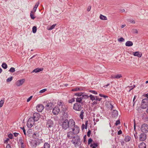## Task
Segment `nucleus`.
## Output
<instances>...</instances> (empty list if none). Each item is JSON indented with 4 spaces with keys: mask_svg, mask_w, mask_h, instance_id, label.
<instances>
[{
    "mask_svg": "<svg viewBox=\"0 0 148 148\" xmlns=\"http://www.w3.org/2000/svg\"><path fill=\"white\" fill-rule=\"evenodd\" d=\"M75 124V122L73 119H70L69 121L68 119H66L62 123L61 126L62 129L66 130L68 128H72Z\"/></svg>",
    "mask_w": 148,
    "mask_h": 148,
    "instance_id": "obj_1",
    "label": "nucleus"
},
{
    "mask_svg": "<svg viewBox=\"0 0 148 148\" xmlns=\"http://www.w3.org/2000/svg\"><path fill=\"white\" fill-rule=\"evenodd\" d=\"M73 138V139L72 140L71 142L74 145L75 147L81 145V143L79 136H75Z\"/></svg>",
    "mask_w": 148,
    "mask_h": 148,
    "instance_id": "obj_2",
    "label": "nucleus"
},
{
    "mask_svg": "<svg viewBox=\"0 0 148 148\" xmlns=\"http://www.w3.org/2000/svg\"><path fill=\"white\" fill-rule=\"evenodd\" d=\"M35 121L32 117H30L28 119L27 123V127L29 128H31L32 127L34 123V121Z\"/></svg>",
    "mask_w": 148,
    "mask_h": 148,
    "instance_id": "obj_3",
    "label": "nucleus"
},
{
    "mask_svg": "<svg viewBox=\"0 0 148 148\" xmlns=\"http://www.w3.org/2000/svg\"><path fill=\"white\" fill-rule=\"evenodd\" d=\"M54 126V123L53 121L51 119H48L46 124V126L49 129L52 127H53Z\"/></svg>",
    "mask_w": 148,
    "mask_h": 148,
    "instance_id": "obj_4",
    "label": "nucleus"
},
{
    "mask_svg": "<svg viewBox=\"0 0 148 148\" xmlns=\"http://www.w3.org/2000/svg\"><path fill=\"white\" fill-rule=\"evenodd\" d=\"M140 129L143 132L147 133L148 132V125L146 123H144L141 125Z\"/></svg>",
    "mask_w": 148,
    "mask_h": 148,
    "instance_id": "obj_5",
    "label": "nucleus"
},
{
    "mask_svg": "<svg viewBox=\"0 0 148 148\" xmlns=\"http://www.w3.org/2000/svg\"><path fill=\"white\" fill-rule=\"evenodd\" d=\"M29 144L32 148H36L37 145L40 144V143L38 142L36 140H32L30 142Z\"/></svg>",
    "mask_w": 148,
    "mask_h": 148,
    "instance_id": "obj_6",
    "label": "nucleus"
},
{
    "mask_svg": "<svg viewBox=\"0 0 148 148\" xmlns=\"http://www.w3.org/2000/svg\"><path fill=\"white\" fill-rule=\"evenodd\" d=\"M81 106L82 104L81 105L79 103H76L73 105V109L77 111H81L82 109Z\"/></svg>",
    "mask_w": 148,
    "mask_h": 148,
    "instance_id": "obj_7",
    "label": "nucleus"
},
{
    "mask_svg": "<svg viewBox=\"0 0 148 148\" xmlns=\"http://www.w3.org/2000/svg\"><path fill=\"white\" fill-rule=\"evenodd\" d=\"M147 100L145 99H144L143 100L142 102V104L141 105V108L142 109H145L148 107V105L147 102Z\"/></svg>",
    "mask_w": 148,
    "mask_h": 148,
    "instance_id": "obj_8",
    "label": "nucleus"
},
{
    "mask_svg": "<svg viewBox=\"0 0 148 148\" xmlns=\"http://www.w3.org/2000/svg\"><path fill=\"white\" fill-rule=\"evenodd\" d=\"M143 133L140 134L139 135V139L140 141H144L146 139L147 135Z\"/></svg>",
    "mask_w": 148,
    "mask_h": 148,
    "instance_id": "obj_9",
    "label": "nucleus"
},
{
    "mask_svg": "<svg viewBox=\"0 0 148 148\" xmlns=\"http://www.w3.org/2000/svg\"><path fill=\"white\" fill-rule=\"evenodd\" d=\"M60 111V108L58 106H56L53 109L52 112L54 115L58 114Z\"/></svg>",
    "mask_w": 148,
    "mask_h": 148,
    "instance_id": "obj_10",
    "label": "nucleus"
},
{
    "mask_svg": "<svg viewBox=\"0 0 148 148\" xmlns=\"http://www.w3.org/2000/svg\"><path fill=\"white\" fill-rule=\"evenodd\" d=\"M53 103L51 102L48 103H47L45 106L46 109L48 110L52 109L53 107Z\"/></svg>",
    "mask_w": 148,
    "mask_h": 148,
    "instance_id": "obj_11",
    "label": "nucleus"
},
{
    "mask_svg": "<svg viewBox=\"0 0 148 148\" xmlns=\"http://www.w3.org/2000/svg\"><path fill=\"white\" fill-rule=\"evenodd\" d=\"M36 108L38 112H41L44 109V106L42 104H38L36 106Z\"/></svg>",
    "mask_w": 148,
    "mask_h": 148,
    "instance_id": "obj_12",
    "label": "nucleus"
},
{
    "mask_svg": "<svg viewBox=\"0 0 148 148\" xmlns=\"http://www.w3.org/2000/svg\"><path fill=\"white\" fill-rule=\"evenodd\" d=\"M32 118L35 121H37L39 118V113L35 112L33 114Z\"/></svg>",
    "mask_w": 148,
    "mask_h": 148,
    "instance_id": "obj_13",
    "label": "nucleus"
},
{
    "mask_svg": "<svg viewBox=\"0 0 148 148\" xmlns=\"http://www.w3.org/2000/svg\"><path fill=\"white\" fill-rule=\"evenodd\" d=\"M39 131L35 132L32 135V137L35 139H38L39 137Z\"/></svg>",
    "mask_w": 148,
    "mask_h": 148,
    "instance_id": "obj_14",
    "label": "nucleus"
},
{
    "mask_svg": "<svg viewBox=\"0 0 148 148\" xmlns=\"http://www.w3.org/2000/svg\"><path fill=\"white\" fill-rule=\"evenodd\" d=\"M82 97H77L76 99V101L77 103H80L82 104V106L84 104V102H82Z\"/></svg>",
    "mask_w": 148,
    "mask_h": 148,
    "instance_id": "obj_15",
    "label": "nucleus"
},
{
    "mask_svg": "<svg viewBox=\"0 0 148 148\" xmlns=\"http://www.w3.org/2000/svg\"><path fill=\"white\" fill-rule=\"evenodd\" d=\"M75 127V131L74 132V134L76 135L79 132L80 129L79 127L77 125H75L73 126Z\"/></svg>",
    "mask_w": 148,
    "mask_h": 148,
    "instance_id": "obj_16",
    "label": "nucleus"
},
{
    "mask_svg": "<svg viewBox=\"0 0 148 148\" xmlns=\"http://www.w3.org/2000/svg\"><path fill=\"white\" fill-rule=\"evenodd\" d=\"M121 74H117L115 75H112L110 77L111 79H119L122 77Z\"/></svg>",
    "mask_w": 148,
    "mask_h": 148,
    "instance_id": "obj_17",
    "label": "nucleus"
},
{
    "mask_svg": "<svg viewBox=\"0 0 148 148\" xmlns=\"http://www.w3.org/2000/svg\"><path fill=\"white\" fill-rule=\"evenodd\" d=\"M118 115V112L116 110H114L112 112V116L113 118L116 117Z\"/></svg>",
    "mask_w": 148,
    "mask_h": 148,
    "instance_id": "obj_18",
    "label": "nucleus"
},
{
    "mask_svg": "<svg viewBox=\"0 0 148 148\" xmlns=\"http://www.w3.org/2000/svg\"><path fill=\"white\" fill-rule=\"evenodd\" d=\"M132 54L134 56H137L140 58L141 57L142 55V54L139 51L133 52Z\"/></svg>",
    "mask_w": 148,
    "mask_h": 148,
    "instance_id": "obj_19",
    "label": "nucleus"
},
{
    "mask_svg": "<svg viewBox=\"0 0 148 148\" xmlns=\"http://www.w3.org/2000/svg\"><path fill=\"white\" fill-rule=\"evenodd\" d=\"M19 142H20L21 148H25V145L24 143V141L21 139H19Z\"/></svg>",
    "mask_w": 148,
    "mask_h": 148,
    "instance_id": "obj_20",
    "label": "nucleus"
},
{
    "mask_svg": "<svg viewBox=\"0 0 148 148\" xmlns=\"http://www.w3.org/2000/svg\"><path fill=\"white\" fill-rule=\"evenodd\" d=\"M131 138V137L127 135L125 136L124 140L126 142H128L130 141Z\"/></svg>",
    "mask_w": 148,
    "mask_h": 148,
    "instance_id": "obj_21",
    "label": "nucleus"
},
{
    "mask_svg": "<svg viewBox=\"0 0 148 148\" xmlns=\"http://www.w3.org/2000/svg\"><path fill=\"white\" fill-rule=\"evenodd\" d=\"M139 148H146V145L144 142L140 143L138 145Z\"/></svg>",
    "mask_w": 148,
    "mask_h": 148,
    "instance_id": "obj_22",
    "label": "nucleus"
},
{
    "mask_svg": "<svg viewBox=\"0 0 148 148\" xmlns=\"http://www.w3.org/2000/svg\"><path fill=\"white\" fill-rule=\"evenodd\" d=\"M67 137L71 139L73 137L71 135H72L73 134H74V132H73L72 131H70L67 133Z\"/></svg>",
    "mask_w": 148,
    "mask_h": 148,
    "instance_id": "obj_23",
    "label": "nucleus"
},
{
    "mask_svg": "<svg viewBox=\"0 0 148 148\" xmlns=\"http://www.w3.org/2000/svg\"><path fill=\"white\" fill-rule=\"evenodd\" d=\"M125 45L127 47L132 46L133 45V43L131 41H128L125 43Z\"/></svg>",
    "mask_w": 148,
    "mask_h": 148,
    "instance_id": "obj_24",
    "label": "nucleus"
},
{
    "mask_svg": "<svg viewBox=\"0 0 148 148\" xmlns=\"http://www.w3.org/2000/svg\"><path fill=\"white\" fill-rule=\"evenodd\" d=\"M43 70V68H37L34 69L32 72L38 73L42 71Z\"/></svg>",
    "mask_w": 148,
    "mask_h": 148,
    "instance_id": "obj_25",
    "label": "nucleus"
},
{
    "mask_svg": "<svg viewBox=\"0 0 148 148\" xmlns=\"http://www.w3.org/2000/svg\"><path fill=\"white\" fill-rule=\"evenodd\" d=\"M59 108L60 109V108L61 111H62L63 113L65 114L66 110V109L65 107V105L64 106L61 107Z\"/></svg>",
    "mask_w": 148,
    "mask_h": 148,
    "instance_id": "obj_26",
    "label": "nucleus"
},
{
    "mask_svg": "<svg viewBox=\"0 0 148 148\" xmlns=\"http://www.w3.org/2000/svg\"><path fill=\"white\" fill-rule=\"evenodd\" d=\"M98 146V143H94L92 144H91L90 145V147H92V148H96Z\"/></svg>",
    "mask_w": 148,
    "mask_h": 148,
    "instance_id": "obj_27",
    "label": "nucleus"
},
{
    "mask_svg": "<svg viewBox=\"0 0 148 148\" xmlns=\"http://www.w3.org/2000/svg\"><path fill=\"white\" fill-rule=\"evenodd\" d=\"M100 18L101 20H107V17L104 15L101 14L100 16Z\"/></svg>",
    "mask_w": 148,
    "mask_h": 148,
    "instance_id": "obj_28",
    "label": "nucleus"
},
{
    "mask_svg": "<svg viewBox=\"0 0 148 148\" xmlns=\"http://www.w3.org/2000/svg\"><path fill=\"white\" fill-rule=\"evenodd\" d=\"M25 81V79H24L19 80V86L22 85L24 82Z\"/></svg>",
    "mask_w": 148,
    "mask_h": 148,
    "instance_id": "obj_29",
    "label": "nucleus"
},
{
    "mask_svg": "<svg viewBox=\"0 0 148 148\" xmlns=\"http://www.w3.org/2000/svg\"><path fill=\"white\" fill-rule=\"evenodd\" d=\"M39 2H37L36 5H35L34 8V12H35L36 10V9L37 8H38V6L39 5Z\"/></svg>",
    "mask_w": 148,
    "mask_h": 148,
    "instance_id": "obj_30",
    "label": "nucleus"
},
{
    "mask_svg": "<svg viewBox=\"0 0 148 148\" xmlns=\"http://www.w3.org/2000/svg\"><path fill=\"white\" fill-rule=\"evenodd\" d=\"M84 110H82L80 113L79 115L80 118L82 119H83V114L84 113Z\"/></svg>",
    "mask_w": 148,
    "mask_h": 148,
    "instance_id": "obj_31",
    "label": "nucleus"
},
{
    "mask_svg": "<svg viewBox=\"0 0 148 148\" xmlns=\"http://www.w3.org/2000/svg\"><path fill=\"white\" fill-rule=\"evenodd\" d=\"M2 67L4 69H6L7 68V64L4 62L1 65Z\"/></svg>",
    "mask_w": 148,
    "mask_h": 148,
    "instance_id": "obj_32",
    "label": "nucleus"
},
{
    "mask_svg": "<svg viewBox=\"0 0 148 148\" xmlns=\"http://www.w3.org/2000/svg\"><path fill=\"white\" fill-rule=\"evenodd\" d=\"M44 148H50V145L47 143H45L44 145Z\"/></svg>",
    "mask_w": 148,
    "mask_h": 148,
    "instance_id": "obj_33",
    "label": "nucleus"
},
{
    "mask_svg": "<svg viewBox=\"0 0 148 148\" xmlns=\"http://www.w3.org/2000/svg\"><path fill=\"white\" fill-rule=\"evenodd\" d=\"M58 105L59 106V107H61L64 106V105L63 102L59 101L58 102Z\"/></svg>",
    "mask_w": 148,
    "mask_h": 148,
    "instance_id": "obj_34",
    "label": "nucleus"
},
{
    "mask_svg": "<svg viewBox=\"0 0 148 148\" xmlns=\"http://www.w3.org/2000/svg\"><path fill=\"white\" fill-rule=\"evenodd\" d=\"M89 97L90 98V99L92 101L95 100V96H94L92 95H90L89 96Z\"/></svg>",
    "mask_w": 148,
    "mask_h": 148,
    "instance_id": "obj_35",
    "label": "nucleus"
},
{
    "mask_svg": "<svg viewBox=\"0 0 148 148\" xmlns=\"http://www.w3.org/2000/svg\"><path fill=\"white\" fill-rule=\"evenodd\" d=\"M82 98H84L85 99H87L89 98V96L86 95H82Z\"/></svg>",
    "mask_w": 148,
    "mask_h": 148,
    "instance_id": "obj_36",
    "label": "nucleus"
},
{
    "mask_svg": "<svg viewBox=\"0 0 148 148\" xmlns=\"http://www.w3.org/2000/svg\"><path fill=\"white\" fill-rule=\"evenodd\" d=\"M37 31V28L36 26H34L32 28V32L34 33H35Z\"/></svg>",
    "mask_w": 148,
    "mask_h": 148,
    "instance_id": "obj_37",
    "label": "nucleus"
},
{
    "mask_svg": "<svg viewBox=\"0 0 148 148\" xmlns=\"http://www.w3.org/2000/svg\"><path fill=\"white\" fill-rule=\"evenodd\" d=\"M15 71V69L13 67H11L9 70V71L12 73H14Z\"/></svg>",
    "mask_w": 148,
    "mask_h": 148,
    "instance_id": "obj_38",
    "label": "nucleus"
},
{
    "mask_svg": "<svg viewBox=\"0 0 148 148\" xmlns=\"http://www.w3.org/2000/svg\"><path fill=\"white\" fill-rule=\"evenodd\" d=\"M56 25V24H54L52 25V26H51L48 29L49 30H52L54 28Z\"/></svg>",
    "mask_w": 148,
    "mask_h": 148,
    "instance_id": "obj_39",
    "label": "nucleus"
},
{
    "mask_svg": "<svg viewBox=\"0 0 148 148\" xmlns=\"http://www.w3.org/2000/svg\"><path fill=\"white\" fill-rule=\"evenodd\" d=\"M30 16L31 18L32 19H34L35 18V17H34L33 15V12L32 11H31V12Z\"/></svg>",
    "mask_w": 148,
    "mask_h": 148,
    "instance_id": "obj_40",
    "label": "nucleus"
},
{
    "mask_svg": "<svg viewBox=\"0 0 148 148\" xmlns=\"http://www.w3.org/2000/svg\"><path fill=\"white\" fill-rule=\"evenodd\" d=\"M4 103V100L3 99L1 100L0 101V108L2 107Z\"/></svg>",
    "mask_w": 148,
    "mask_h": 148,
    "instance_id": "obj_41",
    "label": "nucleus"
},
{
    "mask_svg": "<svg viewBox=\"0 0 148 148\" xmlns=\"http://www.w3.org/2000/svg\"><path fill=\"white\" fill-rule=\"evenodd\" d=\"M75 98H73L71 99H70L68 101V102L69 103H72V102L75 101Z\"/></svg>",
    "mask_w": 148,
    "mask_h": 148,
    "instance_id": "obj_42",
    "label": "nucleus"
},
{
    "mask_svg": "<svg viewBox=\"0 0 148 148\" xmlns=\"http://www.w3.org/2000/svg\"><path fill=\"white\" fill-rule=\"evenodd\" d=\"M127 21L134 24L135 23V21L134 20L132 19H128Z\"/></svg>",
    "mask_w": 148,
    "mask_h": 148,
    "instance_id": "obj_43",
    "label": "nucleus"
},
{
    "mask_svg": "<svg viewBox=\"0 0 148 148\" xmlns=\"http://www.w3.org/2000/svg\"><path fill=\"white\" fill-rule=\"evenodd\" d=\"M82 93H83L82 92H77L75 93V95L79 97H80L82 96Z\"/></svg>",
    "mask_w": 148,
    "mask_h": 148,
    "instance_id": "obj_44",
    "label": "nucleus"
},
{
    "mask_svg": "<svg viewBox=\"0 0 148 148\" xmlns=\"http://www.w3.org/2000/svg\"><path fill=\"white\" fill-rule=\"evenodd\" d=\"M119 141L121 142L122 146H123L124 145L125 142L123 140V139H121L120 140H119Z\"/></svg>",
    "mask_w": 148,
    "mask_h": 148,
    "instance_id": "obj_45",
    "label": "nucleus"
},
{
    "mask_svg": "<svg viewBox=\"0 0 148 148\" xmlns=\"http://www.w3.org/2000/svg\"><path fill=\"white\" fill-rule=\"evenodd\" d=\"M79 87H77L74 88L72 89V91H79Z\"/></svg>",
    "mask_w": 148,
    "mask_h": 148,
    "instance_id": "obj_46",
    "label": "nucleus"
},
{
    "mask_svg": "<svg viewBox=\"0 0 148 148\" xmlns=\"http://www.w3.org/2000/svg\"><path fill=\"white\" fill-rule=\"evenodd\" d=\"M13 79V77H10L8 78L7 79H6V82H11Z\"/></svg>",
    "mask_w": 148,
    "mask_h": 148,
    "instance_id": "obj_47",
    "label": "nucleus"
},
{
    "mask_svg": "<svg viewBox=\"0 0 148 148\" xmlns=\"http://www.w3.org/2000/svg\"><path fill=\"white\" fill-rule=\"evenodd\" d=\"M91 130H90L88 129V131L87 133V135L88 137H90V135L91 134Z\"/></svg>",
    "mask_w": 148,
    "mask_h": 148,
    "instance_id": "obj_48",
    "label": "nucleus"
},
{
    "mask_svg": "<svg viewBox=\"0 0 148 148\" xmlns=\"http://www.w3.org/2000/svg\"><path fill=\"white\" fill-rule=\"evenodd\" d=\"M20 128L23 130V132L24 134H25V135H26V131L25 129L24 128V127H21Z\"/></svg>",
    "mask_w": 148,
    "mask_h": 148,
    "instance_id": "obj_49",
    "label": "nucleus"
},
{
    "mask_svg": "<svg viewBox=\"0 0 148 148\" xmlns=\"http://www.w3.org/2000/svg\"><path fill=\"white\" fill-rule=\"evenodd\" d=\"M118 41H119V42H122L124 41L125 40V39L121 37L120 38L118 39Z\"/></svg>",
    "mask_w": 148,
    "mask_h": 148,
    "instance_id": "obj_50",
    "label": "nucleus"
},
{
    "mask_svg": "<svg viewBox=\"0 0 148 148\" xmlns=\"http://www.w3.org/2000/svg\"><path fill=\"white\" fill-rule=\"evenodd\" d=\"M93 141L92 140L91 138H90L88 139V144L89 145Z\"/></svg>",
    "mask_w": 148,
    "mask_h": 148,
    "instance_id": "obj_51",
    "label": "nucleus"
},
{
    "mask_svg": "<svg viewBox=\"0 0 148 148\" xmlns=\"http://www.w3.org/2000/svg\"><path fill=\"white\" fill-rule=\"evenodd\" d=\"M89 92L95 95H97V92L95 90H90Z\"/></svg>",
    "mask_w": 148,
    "mask_h": 148,
    "instance_id": "obj_52",
    "label": "nucleus"
},
{
    "mask_svg": "<svg viewBox=\"0 0 148 148\" xmlns=\"http://www.w3.org/2000/svg\"><path fill=\"white\" fill-rule=\"evenodd\" d=\"M102 99L101 98H99L97 96H95V100L96 101H100Z\"/></svg>",
    "mask_w": 148,
    "mask_h": 148,
    "instance_id": "obj_53",
    "label": "nucleus"
},
{
    "mask_svg": "<svg viewBox=\"0 0 148 148\" xmlns=\"http://www.w3.org/2000/svg\"><path fill=\"white\" fill-rule=\"evenodd\" d=\"M47 90L46 89V88L44 89H42L41 90H40V91L39 92L40 93H42L45 92V91H46Z\"/></svg>",
    "mask_w": 148,
    "mask_h": 148,
    "instance_id": "obj_54",
    "label": "nucleus"
},
{
    "mask_svg": "<svg viewBox=\"0 0 148 148\" xmlns=\"http://www.w3.org/2000/svg\"><path fill=\"white\" fill-rule=\"evenodd\" d=\"M120 123V121L119 120H118L116 121V122L115 123V125L116 126L117 125Z\"/></svg>",
    "mask_w": 148,
    "mask_h": 148,
    "instance_id": "obj_55",
    "label": "nucleus"
},
{
    "mask_svg": "<svg viewBox=\"0 0 148 148\" xmlns=\"http://www.w3.org/2000/svg\"><path fill=\"white\" fill-rule=\"evenodd\" d=\"M8 137L10 139H12L13 137V135L12 134H10L8 135Z\"/></svg>",
    "mask_w": 148,
    "mask_h": 148,
    "instance_id": "obj_56",
    "label": "nucleus"
},
{
    "mask_svg": "<svg viewBox=\"0 0 148 148\" xmlns=\"http://www.w3.org/2000/svg\"><path fill=\"white\" fill-rule=\"evenodd\" d=\"M27 133H28L29 134L30 133L32 134V129H30L28 130L27 131Z\"/></svg>",
    "mask_w": 148,
    "mask_h": 148,
    "instance_id": "obj_57",
    "label": "nucleus"
},
{
    "mask_svg": "<svg viewBox=\"0 0 148 148\" xmlns=\"http://www.w3.org/2000/svg\"><path fill=\"white\" fill-rule=\"evenodd\" d=\"M133 33H136V34H138V31L137 30V29H133Z\"/></svg>",
    "mask_w": 148,
    "mask_h": 148,
    "instance_id": "obj_58",
    "label": "nucleus"
},
{
    "mask_svg": "<svg viewBox=\"0 0 148 148\" xmlns=\"http://www.w3.org/2000/svg\"><path fill=\"white\" fill-rule=\"evenodd\" d=\"M33 97L32 96H30L27 99V102H29L30 101V100Z\"/></svg>",
    "mask_w": 148,
    "mask_h": 148,
    "instance_id": "obj_59",
    "label": "nucleus"
},
{
    "mask_svg": "<svg viewBox=\"0 0 148 148\" xmlns=\"http://www.w3.org/2000/svg\"><path fill=\"white\" fill-rule=\"evenodd\" d=\"M99 95L101 97H103L105 98H106V97H108V96H106V95H104L103 94H99Z\"/></svg>",
    "mask_w": 148,
    "mask_h": 148,
    "instance_id": "obj_60",
    "label": "nucleus"
},
{
    "mask_svg": "<svg viewBox=\"0 0 148 148\" xmlns=\"http://www.w3.org/2000/svg\"><path fill=\"white\" fill-rule=\"evenodd\" d=\"M9 138H8L6 139V140H5L4 141V143H8V142L9 141Z\"/></svg>",
    "mask_w": 148,
    "mask_h": 148,
    "instance_id": "obj_61",
    "label": "nucleus"
},
{
    "mask_svg": "<svg viewBox=\"0 0 148 148\" xmlns=\"http://www.w3.org/2000/svg\"><path fill=\"white\" fill-rule=\"evenodd\" d=\"M86 135H84V143H85V142H86Z\"/></svg>",
    "mask_w": 148,
    "mask_h": 148,
    "instance_id": "obj_62",
    "label": "nucleus"
},
{
    "mask_svg": "<svg viewBox=\"0 0 148 148\" xmlns=\"http://www.w3.org/2000/svg\"><path fill=\"white\" fill-rule=\"evenodd\" d=\"M91 8V6H88V8H87V11L88 12H89L90 11Z\"/></svg>",
    "mask_w": 148,
    "mask_h": 148,
    "instance_id": "obj_63",
    "label": "nucleus"
},
{
    "mask_svg": "<svg viewBox=\"0 0 148 148\" xmlns=\"http://www.w3.org/2000/svg\"><path fill=\"white\" fill-rule=\"evenodd\" d=\"M6 148H11V147L10 145L8 144L7 145Z\"/></svg>",
    "mask_w": 148,
    "mask_h": 148,
    "instance_id": "obj_64",
    "label": "nucleus"
}]
</instances>
